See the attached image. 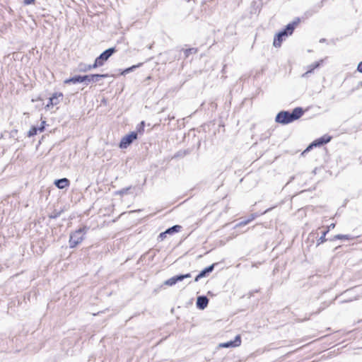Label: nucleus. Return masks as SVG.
<instances>
[{"instance_id": "obj_21", "label": "nucleus", "mask_w": 362, "mask_h": 362, "mask_svg": "<svg viewBox=\"0 0 362 362\" xmlns=\"http://www.w3.org/2000/svg\"><path fill=\"white\" fill-rule=\"evenodd\" d=\"M180 51L184 52L185 59L189 57V56L192 54H196L198 52V49L195 47L188 48V49H182Z\"/></svg>"}, {"instance_id": "obj_8", "label": "nucleus", "mask_w": 362, "mask_h": 362, "mask_svg": "<svg viewBox=\"0 0 362 362\" xmlns=\"http://www.w3.org/2000/svg\"><path fill=\"white\" fill-rule=\"evenodd\" d=\"M241 344V337L240 335H236L233 340H230L219 344L221 348L238 347Z\"/></svg>"}, {"instance_id": "obj_17", "label": "nucleus", "mask_w": 362, "mask_h": 362, "mask_svg": "<svg viewBox=\"0 0 362 362\" xmlns=\"http://www.w3.org/2000/svg\"><path fill=\"white\" fill-rule=\"evenodd\" d=\"M50 97H51L52 102L54 103V104L55 105H57L63 99L64 95L61 92H56V93H54Z\"/></svg>"}, {"instance_id": "obj_28", "label": "nucleus", "mask_w": 362, "mask_h": 362, "mask_svg": "<svg viewBox=\"0 0 362 362\" xmlns=\"http://www.w3.org/2000/svg\"><path fill=\"white\" fill-rule=\"evenodd\" d=\"M315 146V144H314V141H312L308 147L303 151L301 155L304 156L306 153L309 152L311 149H313Z\"/></svg>"}, {"instance_id": "obj_30", "label": "nucleus", "mask_w": 362, "mask_h": 362, "mask_svg": "<svg viewBox=\"0 0 362 362\" xmlns=\"http://www.w3.org/2000/svg\"><path fill=\"white\" fill-rule=\"evenodd\" d=\"M46 121H42L40 127H37L39 132H43L45 129Z\"/></svg>"}, {"instance_id": "obj_12", "label": "nucleus", "mask_w": 362, "mask_h": 362, "mask_svg": "<svg viewBox=\"0 0 362 362\" xmlns=\"http://www.w3.org/2000/svg\"><path fill=\"white\" fill-rule=\"evenodd\" d=\"M182 277L180 274L173 276L171 278L168 279V280L165 281L163 284L168 286H172L176 284L179 281H182Z\"/></svg>"}, {"instance_id": "obj_14", "label": "nucleus", "mask_w": 362, "mask_h": 362, "mask_svg": "<svg viewBox=\"0 0 362 362\" xmlns=\"http://www.w3.org/2000/svg\"><path fill=\"white\" fill-rule=\"evenodd\" d=\"M96 68H98V66H95V62L93 64L80 63L78 66V71L80 72H88V71Z\"/></svg>"}, {"instance_id": "obj_35", "label": "nucleus", "mask_w": 362, "mask_h": 362, "mask_svg": "<svg viewBox=\"0 0 362 362\" xmlns=\"http://www.w3.org/2000/svg\"><path fill=\"white\" fill-rule=\"evenodd\" d=\"M35 0H23V4L25 5H30L34 4Z\"/></svg>"}, {"instance_id": "obj_16", "label": "nucleus", "mask_w": 362, "mask_h": 362, "mask_svg": "<svg viewBox=\"0 0 362 362\" xmlns=\"http://www.w3.org/2000/svg\"><path fill=\"white\" fill-rule=\"evenodd\" d=\"M324 60L320 59L319 61L315 62L314 63L310 64L308 66V71L305 73V74H309L314 71V70L317 68H319L323 63Z\"/></svg>"}, {"instance_id": "obj_33", "label": "nucleus", "mask_w": 362, "mask_h": 362, "mask_svg": "<svg viewBox=\"0 0 362 362\" xmlns=\"http://www.w3.org/2000/svg\"><path fill=\"white\" fill-rule=\"evenodd\" d=\"M55 105L54 104V103L52 102V100H51V97H49V102L47 104L45 108L47 109H49L50 107H53Z\"/></svg>"}, {"instance_id": "obj_9", "label": "nucleus", "mask_w": 362, "mask_h": 362, "mask_svg": "<svg viewBox=\"0 0 362 362\" xmlns=\"http://www.w3.org/2000/svg\"><path fill=\"white\" fill-rule=\"evenodd\" d=\"M209 298L206 296H199L196 301V307L201 310H204L209 304Z\"/></svg>"}, {"instance_id": "obj_43", "label": "nucleus", "mask_w": 362, "mask_h": 362, "mask_svg": "<svg viewBox=\"0 0 362 362\" xmlns=\"http://www.w3.org/2000/svg\"><path fill=\"white\" fill-rule=\"evenodd\" d=\"M155 255H156V254H153L152 256H151V257L149 258V259H150V260H151V261H152V260L153 259V258H154Z\"/></svg>"}, {"instance_id": "obj_23", "label": "nucleus", "mask_w": 362, "mask_h": 362, "mask_svg": "<svg viewBox=\"0 0 362 362\" xmlns=\"http://www.w3.org/2000/svg\"><path fill=\"white\" fill-rule=\"evenodd\" d=\"M8 137L10 139H13L16 142L21 141L20 137L17 136L18 130L16 129H12L11 132H8Z\"/></svg>"}, {"instance_id": "obj_39", "label": "nucleus", "mask_w": 362, "mask_h": 362, "mask_svg": "<svg viewBox=\"0 0 362 362\" xmlns=\"http://www.w3.org/2000/svg\"><path fill=\"white\" fill-rule=\"evenodd\" d=\"M8 133L7 131H4V132L1 133L0 135V139H3L4 137V134Z\"/></svg>"}, {"instance_id": "obj_38", "label": "nucleus", "mask_w": 362, "mask_h": 362, "mask_svg": "<svg viewBox=\"0 0 362 362\" xmlns=\"http://www.w3.org/2000/svg\"><path fill=\"white\" fill-rule=\"evenodd\" d=\"M334 227H335V223H331V224L328 226V228H327V230H331V229H333Z\"/></svg>"}, {"instance_id": "obj_27", "label": "nucleus", "mask_w": 362, "mask_h": 362, "mask_svg": "<svg viewBox=\"0 0 362 362\" xmlns=\"http://www.w3.org/2000/svg\"><path fill=\"white\" fill-rule=\"evenodd\" d=\"M315 146V144H314V141H312L308 147L303 151L301 155L304 156L306 153L309 152L311 149H313Z\"/></svg>"}, {"instance_id": "obj_47", "label": "nucleus", "mask_w": 362, "mask_h": 362, "mask_svg": "<svg viewBox=\"0 0 362 362\" xmlns=\"http://www.w3.org/2000/svg\"><path fill=\"white\" fill-rule=\"evenodd\" d=\"M190 0H187V1H189Z\"/></svg>"}, {"instance_id": "obj_37", "label": "nucleus", "mask_w": 362, "mask_h": 362, "mask_svg": "<svg viewBox=\"0 0 362 362\" xmlns=\"http://www.w3.org/2000/svg\"><path fill=\"white\" fill-rule=\"evenodd\" d=\"M203 277L201 276V274L199 273L194 278V281L195 282H197L199 281L201 279H202Z\"/></svg>"}, {"instance_id": "obj_4", "label": "nucleus", "mask_w": 362, "mask_h": 362, "mask_svg": "<svg viewBox=\"0 0 362 362\" xmlns=\"http://www.w3.org/2000/svg\"><path fill=\"white\" fill-rule=\"evenodd\" d=\"M89 230V226H83L74 231H71L69 239V248L74 249L80 245L84 240L86 234Z\"/></svg>"}, {"instance_id": "obj_34", "label": "nucleus", "mask_w": 362, "mask_h": 362, "mask_svg": "<svg viewBox=\"0 0 362 362\" xmlns=\"http://www.w3.org/2000/svg\"><path fill=\"white\" fill-rule=\"evenodd\" d=\"M181 275V277H182V280L183 281L184 279H187V278H190L191 277V274L190 273H187V274H180Z\"/></svg>"}, {"instance_id": "obj_32", "label": "nucleus", "mask_w": 362, "mask_h": 362, "mask_svg": "<svg viewBox=\"0 0 362 362\" xmlns=\"http://www.w3.org/2000/svg\"><path fill=\"white\" fill-rule=\"evenodd\" d=\"M259 291V289H255V290H252V291H250L248 293H247V296H248V298H251L252 296H254L255 293H258Z\"/></svg>"}, {"instance_id": "obj_22", "label": "nucleus", "mask_w": 362, "mask_h": 362, "mask_svg": "<svg viewBox=\"0 0 362 362\" xmlns=\"http://www.w3.org/2000/svg\"><path fill=\"white\" fill-rule=\"evenodd\" d=\"M329 233V230H326L325 231L322 232L321 236L317 240V246H319L320 244L327 241V240H329V238H326V235Z\"/></svg>"}, {"instance_id": "obj_13", "label": "nucleus", "mask_w": 362, "mask_h": 362, "mask_svg": "<svg viewBox=\"0 0 362 362\" xmlns=\"http://www.w3.org/2000/svg\"><path fill=\"white\" fill-rule=\"evenodd\" d=\"M144 63H139L137 64H135V65H132L128 68H126L123 70L122 69H119V74H118V76H121V75H126L127 74H129L131 72H133L134 71H135L137 68H139L141 67L142 65H143Z\"/></svg>"}, {"instance_id": "obj_3", "label": "nucleus", "mask_w": 362, "mask_h": 362, "mask_svg": "<svg viewBox=\"0 0 362 362\" xmlns=\"http://www.w3.org/2000/svg\"><path fill=\"white\" fill-rule=\"evenodd\" d=\"M300 23V18H296L293 21L287 24L282 30L276 33L274 37L273 46L275 47H280L285 38L291 35Z\"/></svg>"}, {"instance_id": "obj_41", "label": "nucleus", "mask_w": 362, "mask_h": 362, "mask_svg": "<svg viewBox=\"0 0 362 362\" xmlns=\"http://www.w3.org/2000/svg\"><path fill=\"white\" fill-rule=\"evenodd\" d=\"M200 146H201V141H199L197 143V149H199L200 148Z\"/></svg>"}, {"instance_id": "obj_45", "label": "nucleus", "mask_w": 362, "mask_h": 362, "mask_svg": "<svg viewBox=\"0 0 362 362\" xmlns=\"http://www.w3.org/2000/svg\"><path fill=\"white\" fill-rule=\"evenodd\" d=\"M308 74H305V73L302 75L303 77L308 76Z\"/></svg>"}, {"instance_id": "obj_44", "label": "nucleus", "mask_w": 362, "mask_h": 362, "mask_svg": "<svg viewBox=\"0 0 362 362\" xmlns=\"http://www.w3.org/2000/svg\"><path fill=\"white\" fill-rule=\"evenodd\" d=\"M272 209L269 208V209H267V210H265L263 214H266L267 212H268L269 211H270Z\"/></svg>"}, {"instance_id": "obj_10", "label": "nucleus", "mask_w": 362, "mask_h": 362, "mask_svg": "<svg viewBox=\"0 0 362 362\" xmlns=\"http://www.w3.org/2000/svg\"><path fill=\"white\" fill-rule=\"evenodd\" d=\"M332 139V136L326 134L321 137L315 139L313 141L316 147H320L329 143Z\"/></svg>"}, {"instance_id": "obj_42", "label": "nucleus", "mask_w": 362, "mask_h": 362, "mask_svg": "<svg viewBox=\"0 0 362 362\" xmlns=\"http://www.w3.org/2000/svg\"><path fill=\"white\" fill-rule=\"evenodd\" d=\"M326 41V39L325 38H322L320 40V42H324Z\"/></svg>"}, {"instance_id": "obj_25", "label": "nucleus", "mask_w": 362, "mask_h": 362, "mask_svg": "<svg viewBox=\"0 0 362 362\" xmlns=\"http://www.w3.org/2000/svg\"><path fill=\"white\" fill-rule=\"evenodd\" d=\"M144 127H145V122L141 121L139 124L136 126V130L134 131V132H136L138 134H143L144 132Z\"/></svg>"}, {"instance_id": "obj_40", "label": "nucleus", "mask_w": 362, "mask_h": 362, "mask_svg": "<svg viewBox=\"0 0 362 362\" xmlns=\"http://www.w3.org/2000/svg\"><path fill=\"white\" fill-rule=\"evenodd\" d=\"M92 246H90V247H86V248H83L84 250V252H86V251H88L90 248H91Z\"/></svg>"}, {"instance_id": "obj_7", "label": "nucleus", "mask_w": 362, "mask_h": 362, "mask_svg": "<svg viewBox=\"0 0 362 362\" xmlns=\"http://www.w3.org/2000/svg\"><path fill=\"white\" fill-rule=\"evenodd\" d=\"M182 226L180 225H174L165 231L160 233L158 236V241L161 242L167 237V235H173L180 231Z\"/></svg>"}, {"instance_id": "obj_31", "label": "nucleus", "mask_w": 362, "mask_h": 362, "mask_svg": "<svg viewBox=\"0 0 362 362\" xmlns=\"http://www.w3.org/2000/svg\"><path fill=\"white\" fill-rule=\"evenodd\" d=\"M259 215L257 213L251 214L249 218L247 219L249 221V223L253 221L255 218H257Z\"/></svg>"}, {"instance_id": "obj_5", "label": "nucleus", "mask_w": 362, "mask_h": 362, "mask_svg": "<svg viewBox=\"0 0 362 362\" xmlns=\"http://www.w3.org/2000/svg\"><path fill=\"white\" fill-rule=\"evenodd\" d=\"M117 52L115 47H110L104 50L98 57L95 59V66H102L108 59Z\"/></svg>"}, {"instance_id": "obj_1", "label": "nucleus", "mask_w": 362, "mask_h": 362, "mask_svg": "<svg viewBox=\"0 0 362 362\" xmlns=\"http://www.w3.org/2000/svg\"><path fill=\"white\" fill-rule=\"evenodd\" d=\"M107 77H117L115 74H90L86 75H74L64 81V84H77L84 83L88 86L90 83L98 82L101 78H105Z\"/></svg>"}, {"instance_id": "obj_11", "label": "nucleus", "mask_w": 362, "mask_h": 362, "mask_svg": "<svg viewBox=\"0 0 362 362\" xmlns=\"http://www.w3.org/2000/svg\"><path fill=\"white\" fill-rule=\"evenodd\" d=\"M54 184L58 189H63L70 185V180L66 177L57 179Z\"/></svg>"}, {"instance_id": "obj_18", "label": "nucleus", "mask_w": 362, "mask_h": 362, "mask_svg": "<svg viewBox=\"0 0 362 362\" xmlns=\"http://www.w3.org/2000/svg\"><path fill=\"white\" fill-rule=\"evenodd\" d=\"M355 238L354 236H352L351 235H341L338 234L335 235L332 238H329V241H334L337 240H354Z\"/></svg>"}, {"instance_id": "obj_46", "label": "nucleus", "mask_w": 362, "mask_h": 362, "mask_svg": "<svg viewBox=\"0 0 362 362\" xmlns=\"http://www.w3.org/2000/svg\"><path fill=\"white\" fill-rule=\"evenodd\" d=\"M103 102L105 103V98H103Z\"/></svg>"}, {"instance_id": "obj_24", "label": "nucleus", "mask_w": 362, "mask_h": 362, "mask_svg": "<svg viewBox=\"0 0 362 362\" xmlns=\"http://www.w3.org/2000/svg\"><path fill=\"white\" fill-rule=\"evenodd\" d=\"M39 129L36 126H32L29 131L27 132V136L32 137L37 134Z\"/></svg>"}, {"instance_id": "obj_29", "label": "nucleus", "mask_w": 362, "mask_h": 362, "mask_svg": "<svg viewBox=\"0 0 362 362\" xmlns=\"http://www.w3.org/2000/svg\"><path fill=\"white\" fill-rule=\"evenodd\" d=\"M247 223H249V221H247V219L245 220H243V221H240L239 223H238L235 226V228H239V227H242V226H244L245 225H247Z\"/></svg>"}, {"instance_id": "obj_36", "label": "nucleus", "mask_w": 362, "mask_h": 362, "mask_svg": "<svg viewBox=\"0 0 362 362\" xmlns=\"http://www.w3.org/2000/svg\"><path fill=\"white\" fill-rule=\"evenodd\" d=\"M357 71L360 73H362V61L358 63L357 66Z\"/></svg>"}, {"instance_id": "obj_2", "label": "nucleus", "mask_w": 362, "mask_h": 362, "mask_svg": "<svg viewBox=\"0 0 362 362\" xmlns=\"http://www.w3.org/2000/svg\"><path fill=\"white\" fill-rule=\"evenodd\" d=\"M305 111L301 107H296L291 112L281 110L277 113L275 122L278 124L286 125L300 119Z\"/></svg>"}, {"instance_id": "obj_19", "label": "nucleus", "mask_w": 362, "mask_h": 362, "mask_svg": "<svg viewBox=\"0 0 362 362\" xmlns=\"http://www.w3.org/2000/svg\"><path fill=\"white\" fill-rule=\"evenodd\" d=\"M192 151V148H190L185 149V150H180L175 153L173 158H184L187 155L190 154Z\"/></svg>"}, {"instance_id": "obj_6", "label": "nucleus", "mask_w": 362, "mask_h": 362, "mask_svg": "<svg viewBox=\"0 0 362 362\" xmlns=\"http://www.w3.org/2000/svg\"><path fill=\"white\" fill-rule=\"evenodd\" d=\"M137 139V133L131 132L129 134L124 136L119 144V147L122 149L127 148L130 146L134 141Z\"/></svg>"}, {"instance_id": "obj_20", "label": "nucleus", "mask_w": 362, "mask_h": 362, "mask_svg": "<svg viewBox=\"0 0 362 362\" xmlns=\"http://www.w3.org/2000/svg\"><path fill=\"white\" fill-rule=\"evenodd\" d=\"M133 188L132 186L122 188L115 192V195L124 196V194H132L131 189Z\"/></svg>"}, {"instance_id": "obj_15", "label": "nucleus", "mask_w": 362, "mask_h": 362, "mask_svg": "<svg viewBox=\"0 0 362 362\" xmlns=\"http://www.w3.org/2000/svg\"><path fill=\"white\" fill-rule=\"evenodd\" d=\"M217 264V263H214L206 267H205L204 269H202L199 274L201 276L204 278L208 276L214 269L215 266Z\"/></svg>"}, {"instance_id": "obj_26", "label": "nucleus", "mask_w": 362, "mask_h": 362, "mask_svg": "<svg viewBox=\"0 0 362 362\" xmlns=\"http://www.w3.org/2000/svg\"><path fill=\"white\" fill-rule=\"evenodd\" d=\"M62 212H63L62 209L60 211H57V210L54 209L53 211V212L48 216V217L51 219H56L61 215V214Z\"/></svg>"}]
</instances>
